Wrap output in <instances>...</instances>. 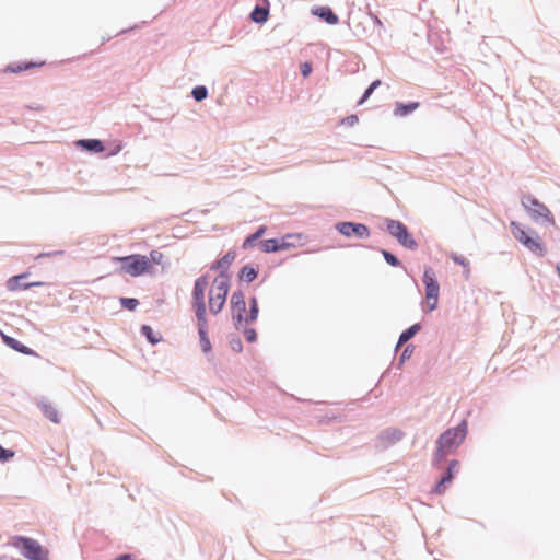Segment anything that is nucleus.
Returning a JSON list of instances; mask_svg holds the SVG:
<instances>
[{
	"label": "nucleus",
	"mask_w": 560,
	"mask_h": 560,
	"mask_svg": "<svg viewBox=\"0 0 560 560\" xmlns=\"http://www.w3.org/2000/svg\"><path fill=\"white\" fill-rule=\"evenodd\" d=\"M467 434V423L463 421L456 428L446 430L436 441V452L434 460L442 462L447 455L453 453L464 441Z\"/></svg>",
	"instance_id": "1"
},
{
	"label": "nucleus",
	"mask_w": 560,
	"mask_h": 560,
	"mask_svg": "<svg viewBox=\"0 0 560 560\" xmlns=\"http://www.w3.org/2000/svg\"><path fill=\"white\" fill-rule=\"evenodd\" d=\"M231 312L232 319L235 326L238 327L242 323L248 324L257 319L258 316V302L256 298L250 300V312L248 316H244L246 312L245 296L242 291L233 292L231 296Z\"/></svg>",
	"instance_id": "2"
},
{
	"label": "nucleus",
	"mask_w": 560,
	"mask_h": 560,
	"mask_svg": "<svg viewBox=\"0 0 560 560\" xmlns=\"http://www.w3.org/2000/svg\"><path fill=\"white\" fill-rule=\"evenodd\" d=\"M230 290V278L221 272L214 278L209 291V310L212 314H218L223 310L226 296Z\"/></svg>",
	"instance_id": "3"
},
{
	"label": "nucleus",
	"mask_w": 560,
	"mask_h": 560,
	"mask_svg": "<svg viewBox=\"0 0 560 560\" xmlns=\"http://www.w3.org/2000/svg\"><path fill=\"white\" fill-rule=\"evenodd\" d=\"M11 544L28 560H49L48 549L33 538L14 536Z\"/></svg>",
	"instance_id": "4"
},
{
	"label": "nucleus",
	"mask_w": 560,
	"mask_h": 560,
	"mask_svg": "<svg viewBox=\"0 0 560 560\" xmlns=\"http://www.w3.org/2000/svg\"><path fill=\"white\" fill-rule=\"evenodd\" d=\"M114 260L120 261V271L131 277H139L145 272H149L152 267L150 259L144 255L116 257Z\"/></svg>",
	"instance_id": "5"
},
{
	"label": "nucleus",
	"mask_w": 560,
	"mask_h": 560,
	"mask_svg": "<svg viewBox=\"0 0 560 560\" xmlns=\"http://www.w3.org/2000/svg\"><path fill=\"white\" fill-rule=\"evenodd\" d=\"M510 228L515 240L522 243L526 248L540 256L545 254L544 244L538 235L530 236L521 224L514 221L510 223Z\"/></svg>",
	"instance_id": "6"
},
{
	"label": "nucleus",
	"mask_w": 560,
	"mask_h": 560,
	"mask_svg": "<svg viewBox=\"0 0 560 560\" xmlns=\"http://www.w3.org/2000/svg\"><path fill=\"white\" fill-rule=\"evenodd\" d=\"M423 282L425 285V306L428 312H432L438 307L440 285L435 279L432 268H427L423 273Z\"/></svg>",
	"instance_id": "7"
},
{
	"label": "nucleus",
	"mask_w": 560,
	"mask_h": 560,
	"mask_svg": "<svg viewBox=\"0 0 560 560\" xmlns=\"http://www.w3.org/2000/svg\"><path fill=\"white\" fill-rule=\"evenodd\" d=\"M208 285H209L208 276H201L195 281L194 290H192V306L195 308L197 318L207 317L205 293H206Z\"/></svg>",
	"instance_id": "8"
},
{
	"label": "nucleus",
	"mask_w": 560,
	"mask_h": 560,
	"mask_svg": "<svg viewBox=\"0 0 560 560\" xmlns=\"http://www.w3.org/2000/svg\"><path fill=\"white\" fill-rule=\"evenodd\" d=\"M522 205L533 219L537 220L542 218L551 224H555V218L550 210L535 197L530 195L524 196L522 198Z\"/></svg>",
	"instance_id": "9"
},
{
	"label": "nucleus",
	"mask_w": 560,
	"mask_h": 560,
	"mask_svg": "<svg viewBox=\"0 0 560 560\" xmlns=\"http://www.w3.org/2000/svg\"><path fill=\"white\" fill-rule=\"evenodd\" d=\"M387 230L406 248L415 249L417 247V242L408 232L407 226L400 221L389 220L387 222Z\"/></svg>",
	"instance_id": "10"
},
{
	"label": "nucleus",
	"mask_w": 560,
	"mask_h": 560,
	"mask_svg": "<svg viewBox=\"0 0 560 560\" xmlns=\"http://www.w3.org/2000/svg\"><path fill=\"white\" fill-rule=\"evenodd\" d=\"M337 230L346 237L368 238L370 236L369 228L362 223L342 222L337 224Z\"/></svg>",
	"instance_id": "11"
},
{
	"label": "nucleus",
	"mask_w": 560,
	"mask_h": 560,
	"mask_svg": "<svg viewBox=\"0 0 560 560\" xmlns=\"http://www.w3.org/2000/svg\"><path fill=\"white\" fill-rule=\"evenodd\" d=\"M198 332L200 337V347L205 353L210 352L211 341L208 336V322L207 317L197 318Z\"/></svg>",
	"instance_id": "12"
},
{
	"label": "nucleus",
	"mask_w": 560,
	"mask_h": 560,
	"mask_svg": "<svg viewBox=\"0 0 560 560\" xmlns=\"http://www.w3.org/2000/svg\"><path fill=\"white\" fill-rule=\"evenodd\" d=\"M459 466V463L457 460H452L447 467V472L444 477L441 478L439 483L436 485L434 491L438 494L444 493L446 486L452 482L454 478V470H456Z\"/></svg>",
	"instance_id": "13"
},
{
	"label": "nucleus",
	"mask_w": 560,
	"mask_h": 560,
	"mask_svg": "<svg viewBox=\"0 0 560 560\" xmlns=\"http://www.w3.org/2000/svg\"><path fill=\"white\" fill-rule=\"evenodd\" d=\"M236 258V253L234 250H229L221 259L217 260L211 269L220 270V273H226L230 266Z\"/></svg>",
	"instance_id": "14"
},
{
	"label": "nucleus",
	"mask_w": 560,
	"mask_h": 560,
	"mask_svg": "<svg viewBox=\"0 0 560 560\" xmlns=\"http://www.w3.org/2000/svg\"><path fill=\"white\" fill-rule=\"evenodd\" d=\"M0 335H1V338L3 340V342L12 348L13 350L18 351V352H21L23 354H27V355H32L34 354L33 350L30 349L28 347L22 345L20 341H18L16 339L10 337V336H7L5 334H3L2 331H0Z\"/></svg>",
	"instance_id": "15"
},
{
	"label": "nucleus",
	"mask_w": 560,
	"mask_h": 560,
	"mask_svg": "<svg viewBox=\"0 0 560 560\" xmlns=\"http://www.w3.org/2000/svg\"><path fill=\"white\" fill-rule=\"evenodd\" d=\"M313 13L324 19L328 24L335 25L339 22L338 16L328 7H318L313 10Z\"/></svg>",
	"instance_id": "16"
},
{
	"label": "nucleus",
	"mask_w": 560,
	"mask_h": 560,
	"mask_svg": "<svg viewBox=\"0 0 560 560\" xmlns=\"http://www.w3.org/2000/svg\"><path fill=\"white\" fill-rule=\"evenodd\" d=\"M301 240V234H287L281 240H278L279 250H284L294 247L296 245L295 241L300 243Z\"/></svg>",
	"instance_id": "17"
},
{
	"label": "nucleus",
	"mask_w": 560,
	"mask_h": 560,
	"mask_svg": "<svg viewBox=\"0 0 560 560\" xmlns=\"http://www.w3.org/2000/svg\"><path fill=\"white\" fill-rule=\"evenodd\" d=\"M78 144L89 151L103 152L105 150L102 141L96 139L80 140L78 141Z\"/></svg>",
	"instance_id": "18"
},
{
	"label": "nucleus",
	"mask_w": 560,
	"mask_h": 560,
	"mask_svg": "<svg viewBox=\"0 0 560 560\" xmlns=\"http://www.w3.org/2000/svg\"><path fill=\"white\" fill-rule=\"evenodd\" d=\"M25 277H26V275L24 273V275H19V276H14V277L10 278L7 283L8 289L10 291H15L19 289H28L30 287H32L33 284H22L21 283V280Z\"/></svg>",
	"instance_id": "19"
},
{
	"label": "nucleus",
	"mask_w": 560,
	"mask_h": 560,
	"mask_svg": "<svg viewBox=\"0 0 560 560\" xmlns=\"http://www.w3.org/2000/svg\"><path fill=\"white\" fill-rule=\"evenodd\" d=\"M258 271L252 266H244L240 271V279L252 282L257 278Z\"/></svg>",
	"instance_id": "20"
},
{
	"label": "nucleus",
	"mask_w": 560,
	"mask_h": 560,
	"mask_svg": "<svg viewBox=\"0 0 560 560\" xmlns=\"http://www.w3.org/2000/svg\"><path fill=\"white\" fill-rule=\"evenodd\" d=\"M266 232V226H260L254 234L246 237V240L243 243V248L247 249L252 246H254L255 242L259 240Z\"/></svg>",
	"instance_id": "21"
},
{
	"label": "nucleus",
	"mask_w": 560,
	"mask_h": 560,
	"mask_svg": "<svg viewBox=\"0 0 560 560\" xmlns=\"http://www.w3.org/2000/svg\"><path fill=\"white\" fill-rule=\"evenodd\" d=\"M43 411H44V415L51 422L59 423V421H60L59 412H58V410L52 405H49V404L43 405Z\"/></svg>",
	"instance_id": "22"
},
{
	"label": "nucleus",
	"mask_w": 560,
	"mask_h": 560,
	"mask_svg": "<svg viewBox=\"0 0 560 560\" xmlns=\"http://www.w3.org/2000/svg\"><path fill=\"white\" fill-rule=\"evenodd\" d=\"M420 330V325L415 324L411 327H409L407 330H405L398 340V346L407 342L409 339H411L418 331Z\"/></svg>",
	"instance_id": "23"
},
{
	"label": "nucleus",
	"mask_w": 560,
	"mask_h": 560,
	"mask_svg": "<svg viewBox=\"0 0 560 560\" xmlns=\"http://www.w3.org/2000/svg\"><path fill=\"white\" fill-rule=\"evenodd\" d=\"M259 246L264 253L279 252L278 240L276 238L265 240L260 242Z\"/></svg>",
	"instance_id": "24"
},
{
	"label": "nucleus",
	"mask_w": 560,
	"mask_h": 560,
	"mask_svg": "<svg viewBox=\"0 0 560 560\" xmlns=\"http://www.w3.org/2000/svg\"><path fill=\"white\" fill-rule=\"evenodd\" d=\"M252 19L256 23H264L268 19V10L261 7H256L252 12Z\"/></svg>",
	"instance_id": "25"
},
{
	"label": "nucleus",
	"mask_w": 560,
	"mask_h": 560,
	"mask_svg": "<svg viewBox=\"0 0 560 560\" xmlns=\"http://www.w3.org/2000/svg\"><path fill=\"white\" fill-rule=\"evenodd\" d=\"M419 104L413 102V103H410V104H398L397 105V108H396V114L398 115H407L409 113H411L412 110H415L416 108H418Z\"/></svg>",
	"instance_id": "26"
},
{
	"label": "nucleus",
	"mask_w": 560,
	"mask_h": 560,
	"mask_svg": "<svg viewBox=\"0 0 560 560\" xmlns=\"http://www.w3.org/2000/svg\"><path fill=\"white\" fill-rule=\"evenodd\" d=\"M191 94L197 102H200L207 97L208 91L205 86L200 85L194 88Z\"/></svg>",
	"instance_id": "27"
},
{
	"label": "nucleus",
	"mask_w": 560,
	"mask_h": 560,
	"mask_svg": "<svg viewBox=\"0 0 560 560\" xmlns=\"http://www.w3.org/2000/svg\"><path fill=\"white\" fill-rule=\"evenodd\" d=\"M120 303L125 308L129 311H135L139 305L138 300L132 298H121Z\"/></svg>",
	"instance_id": "28"
},
{
	"label": "nucleus",
	"mask_w": 560,
	"mask_h": 560,
	"mask_svg": "<svg viewBox=\"0 0 560 560\" xmlns=\"http://www.w3.org/2000/svg\"><path fill=\"white\" fill-rule=\"evenodd\" d=\"M381 85V80H375L371 83V85L365 90L362 98L360 100L359 104H363L370 95L373 93V91Z\"/></svg>",
	"instance_id": "29"
},
{
	"label": "nucleus",
	"mask_w": 560,
	"mask_h": 560,
	"mask_svg": "<svg viewBox=\"0 0 560 560\" xmlns=\"http://www.w3.org/2000/svg\"><path fill=\"white\" fill-rule=\"evenodd\" d=\"M148 258L150 259V264L154 262L156 265H160V264H162V261L164 259V255L160 250H152L150 253V257H148Z\"/></svg>",
	"instance_id": "30"
},
{
	"label": "nucleus",
	"mask_w": 560,
	"mask_h": 560,
	"mask_svg": "<svg viewBox=\"0 0 560 560\" xmlns=\"http://www.w3.org/2000/svg\"><path fill=\"white\" fill-rule=\"evenodd\" d=\"M13 457H14V452L13 451L3 448L0 445V462H7V460H9V459H11Z\"/></svg>",
	"instance_id": "31"
},
{
	"label": "nucleus",
	"mask_w": 560,
	"mask_h": 560,
	"mask_svg": "<svg viewBox=\"0 0 560 560\" xmlns=\"http://www.w3.org/2000/svg\"><path fill=\"white\" fill-rule=\"evenodd\" d=\"M383 256L389 265H392L394 267L399 265V260L389 252L383 250Z\"/></svg>",
	"instance_id": "32"
},
{
	"label": "nucleus",
	"mask_w": 560,
	"mask_h": 560,
	"mask_svg": "<svg viewBox=\"0 0 560 560\" xmlns=\"http://www.w3.org/2000/svg\"><path fill=\"white\" fill-rule=\"evenodd\" d=\"M245 338L248 342H254L257 338L255 329L249 328L244 330Z\"/></svg>",
	"instance_id": "33"
},
{
	"label": "nucleus",
	"mask_w": 560,
	"mask_h": 560,
	"mask_svg": "<svg viewBox=\"0 0 560 560\" xmlns=\"http://www.w3.org/2000/svg\"><path fill=\"white\" fill-rule=\"evenodd\" d=\"M142 332L148 337V339L152 343L158 342V340L152 337V328L150 326H148V325L142 326Z\"/></svg>",
	"instance_id": "34"
},
{
	"label": "nucleus",
	"mask_w": 560,
	"mask_h": 560,
	"mask_svg": "<svg viewBox=\"0 0 560 560\" xmlns=\"http://www.w3.org/2000/svg\"><path fill=\"white\" fill-rule=\"evenodd\" d=\"M452 258L456 264L462 265L465 268H468V261L464 257L453 255Z\"/></svg>",
	"instance_id": "35"
},
{
	"label": "nucleus",
	"mask_w": 560,
	"mask_h": 560,
	"mask_svg": "<svg viewBox=\"0 0 560 560\" xmlns=\"http://www.w3.org/2000/svg\"><path fill=\"white\" fill-rule=\"evenodd\" d=\"M301 70H302V74L304 77H307L311 73V71H312V67H311L310 63H304V65H302Z\"/></svg>",
	"instance_id": "36"
},
{
	"label": "nucleus",
	"mask_w": 560,
	"mask_h": 560,
	"mask_svg": "<svg viewBox=\"0 0 560 560\" xmlns=\"http://www.w3.org/2000/svg\"><path fill=\"white\" fill-rule=\"evenodd\" d=\"M115 560H131V556L126 553L117 557Z\"/></svg>",
	"instance_id": "37"
},
{
	"label": "nucleus",
	"mask_w": 560,
	"mask_h": 560,
	"mask_svg": "<svg viewBox=\"0 0 560 560\" xmlns=\"http://www.w3.org/2000/svg\"><path fill=\"white\" fill-rule=\"evenodd\" d=\"M348 121L350 125H353L358 121V117L357 116H350L348 117Z\"/></svg>",
	"instance_id": "38"
},
{
	"label": "nucleus",
	"mask_w": 560,
	"mask_h": 560,
	"mask_svg": "<svg viewBox=\"0 0 560 560\" xmlns=\"http://www.w3.org/2000/svg\"><path fill=\"white\" fill-rule=\"evenodd\" d=\"M406 355H409L408 348L405 349L402 358H405Z\"/></svg>",
	"instance_id": "39"
},
{
	"label": "nucleus",
	"mask_w": 560,
	"mask_h": 560,
	"mask_svg": "<svg viewBox=\"0 0 560 560\" xmlns=\"http://www.w3.org/2000/svg\"><path fill=\"white\" fill-rule=\"evenodd\" d=\"M406 355H409L408 348L405 349L402 358H405Z\"/></svg>",
	"instance_id": "40"
},
{
	"label": "nucleus",
	"mask_w": 560,
	"mask_h": 560,
	"mask_svg": "<svg viewBox=\"0 0 560 560\" xmlns=\"http://www.w3.org/2000/svg\"><path fill=\"white\" fill-rule=\"evenodd\" d=\"M558 275L560 277V265L557 267Z\"/></svg>",
	"instance_id": "41"
}]
</instances>
